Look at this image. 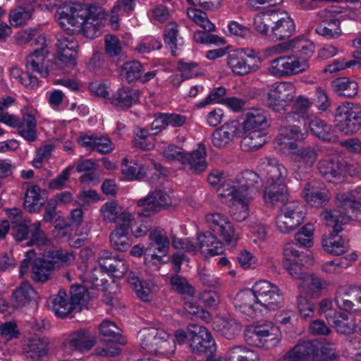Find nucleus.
I'll use <instances>...</instances> for the list:
<instances>
[{"instance_id": "obj_5", "label": "nucleus", "mask_w": 361, "mask_h": 361, "mask_svg": "<svg viewBox=\"0 0 361 361\" xmlns=\"http://www.w3.org/2000/svg\"><path fill=\"white\" fill-rule=\"evenodd\" d=\"M8 216L16 226L13 228V235L16 240L23 241L27 240L26 245H35L37 247L47 246L50 241L41 228V223L23 219L22 212L20 209L13 208L6 210Z\"/></svg>"}, {"instance_id": "obj_56", "label": "nucleus", "mask_w": 361, "mask_h": 361, "mask_svg": "<svg viewBox=\"0 0 361 361\" xmlns=\"http://www.w3.org/2000/svg\"><path fill=\"white\" fill-rule=\"evenodd\" d=\"M70 301L74 310H80L85 306L90 299L87 292V286L81 285H73L70 289Z\"/></svg>"}, {"instance_id": "obj_31", "label": "nucleus", "mask_w": 361, "mask_h": 361, "mask_svg": "<svg viewBox=\"0 0 361 361\" xmlns=\"http://www.w3.org/2000/svg\"><path fill=\"white\" fill-rule=\"evenodd\" d=\"M239 123L231 121L226 123L212 134V143L219 148H222L231 143L239 133Z\"/></svg>"}, {"instance_id": "obj_1", "label": "nucleus", "mask_w": 361, "mask_h": 361, "mask_svg": "<svg viewBox=\"0 0 361 361\" xmlns=\"http://www.w3.org/2000/svg\"><path fill=\"white\" fill-rule=\"evenodd\" d=\"M261 183L259 175L250 170L222 182L218 195L221 202L228 206L234 220L241 222L248 218L250 205L259 194Z\"/></svg>"}, {"instance_id": "obj_26", "label": "nucleus", "mask_w": 361, "mask_h": 361, "mask_svg": "<svg viewBox=\"0 0 361 361\" xmlns=\"http://www.w3.org/2000/svg\"><path fill=\"white\" fill-rule=\"evenodd\" d=\"M102 220L106 223H114L116 226L123 223H132L134 215L125 210L116 202H105L99 209Z\"/></svg>"}, {"instance_id": "obj_36", "label": "nucleus", "mask_w": 361, "mask_h": 361, "mask_svg": "<svg viewBox=\"0 0 361 361\" xmlns=\"http://www.w3.org/2000/svg\"><path fill=\"white\" fill-rule=\"evenodd\" d=\"M198 241L200 249L205 256H215L224 253L223 243L214 233L210 232L202 233L198 236Z\"/></svg>"}, {"instance_id": "obj_38", "label": "nucleus", "mask_w": 361, "mask_h": 361, "mask_svg": "<svg viewBox=\"0 0 361 361\" xmlns=\"http://www.w3.org/2000/svg\"><path fill=\"white\" fill-rule=\"evenodd\" d=\"M263 200L267 205L283 202L287 199V188L285 183H268L264 190Z\"/></svg>"}, {"instance_id": "obj_59", "label": "nucleus", "mask_w": 361, "mask_h": 361, "mask_svg": "<svg viewBox=\"0 0 361 361\" xmlns=\"http://www.w3.org/2000/svg\"><path fill=\"white\" fill-rule=\"evenodd\" d=\"M188 17L197 25L203 29L212 32L215 30V25L207 18L206 13L194 8L188 9Z\"/></svg>"}, {"instance_id": "obj_23", "label": "nucleus", "mask_w": 361, "mask_h": 361, "mask_svg": "<svg viewBox=\"0 0 361 361\" xmlns=\"http://www.w3.org/2000/svg\"><path fill=\"white\" fill-rule=\"evenodd\" d=\"M301 196L313 207H321L331 199V193L325 185L317 180L307 183L301 191Z\"/></svg>"}, {"instance_id": "obj_4", "label": "nucleus", "mask_w": 361, "mask_h": 361, "mask_svg": "<svg viewBox=\"0 0 361 361\" xmlns=\"http://www.w3.org/2000/svg\"><path fill=\"white\" fill-rule=\"evenodd\" d=\"M256 32L276 42L290 37L295 31L291 18L279 10H272L256 15L253 19Z\"/></svg>"}, {"instance_id": "obj_3", "label": "nucleus", "mask_w": 361, "mask_h": 361, "mask_svg": "<svg viewBox=\"0 0 361 361\" xmlns=\"http://www.w3.org/2000/svg\"><path fill=\"white\" fill-rule=\"evenodd\" d=\"M36 253L34 250H30L25 253L19 274L22 277L28 270L29 266L32 264V278L36 281L45 282L49 279L56 269L69 265L75 261V255L71 250H50L44 252L42 256L35 258Z\"/></svg>"}, {"instance_id": "obj_51", "label": "nucleus", "mask_w": 361, "mask_h": 361, "mask_svg": "<svg viewBox=\"0 0 361 361\" xmlns=\"http://www.w3.org/2000/svg\"><path fill=\"white\" fill-rule=\"evenodd\" d=\"M9 78L12 81L18 82L29 89H34L39 85L37 76L32 75L30 73H24L17 66H11L8 68Z\"/></svg>"}, {"instance_id": "obj_32", "label": "nucleus", "mask_w": 361, "mask_h": 361, "mask_svg": "<svg viewBox=\"0 0 361 361\" xmlns=\"http://www.w3.org/2000/svg\"><path fill=\"white\" fill-rule=\"evenodd\" d=\"M23 353L27 358L38 361L47 354L48 343L41 338H31L24 341Z\"/></svg>"}, {"instance_id": "obj_64", "label": "nucleus", "mask_w": 361, "mask_h": 361, "mask_svg": "<svg viewBox=\"0 0 361 361\" xmlns=\"http://www.w3.org/2000/svg\"><path fill=\"white\" fill-rule=\"evenodd\" d=\"M137 214L145 217L151 216L159 211L150 194L137 201Z\"/></svg>"}, {"instance_id": "obj_63", "label": "nucleus", "mask_w": 361, "mask_h": 361, "mask_svg": "<svg viewBox=\"0 0 361 361\" xmlns=\"http://www.w3.org/2000/svg\"><path fill=\"white\" fill-rule=\"evenodd\" d=\"M109 262L104 264L106 273L116 278H121L128 273L129 265L125 259L116 257L114 259H110Z\"/></svg>"}, {"instance_id": "obj_11", "label": "nucleus", "mask_w": 361, "mask_h": 361, "mask_svg": "<svg viewBox=\"0 0 361 361\" xmlns=\"http://www.w3.org/2000/svg\"><path fill=\"white\" fill-rule=\"evenodd\" d=\"M149 243L145 248V262L159 269L166 262L163 259L169 252L170 240L166 232L161 228L152 230L148 236Z\"/></svg>"}, {"instance_id": "obj_2", "label": "nucleus", "mask_w": 361, "mask_h": 361, "mask_svg": "<svg viewBox=\"0 0 361 361\" xmlns=\"http://www.w3.org/2000/svg\"><path fill=\"white\" fill-rule=\"evenodd\" d=\"M55 16L61 27L69 30L71 27L72 32L82 31L86 37L95 38L101 33L106 13L97 4L70 2L60 6Z\"/></svg>"}, {"instance_id": "obj_50", "label": "nucleus", "mask_w": 361, "mask_h": 361, "mask_svg": "<svg viewBox=\"0 0 361 361\" xmlns=\"http://www.w3.org/2000/svg\"><path fill=\"white\" fill-rule=\"evenodd\" d=\"M214 329L227 339L234 338L241 331L240 325L233 319H218L214 323Z\"/></svg>"}, {"instance_id": "obj_14", "label": "nucleus", "mask_w": 361, "mask_h": 361, "mask_svg": "<svg viewBox=\"0 0 361 361\" xmlns=\"http://www.w3.org/2000/svg\"><path fill=\"white\" fill-rule=\"evenodd\" d=\"M309 67V63L305 59H300L297 55H290L271 60L267 71L272 76L286 78L305 72Z\"/></svg>"}, {"instance_id": "obj_25", "label": "nucleus", "mask_w": 361, "mask_h": 361, "mask_svg": "<svg viewBox=\"0 0 361 361\" xmlns=\"http://www.w3.org/2000/svg\"><path fill=\"white\" fill-rule=\"evenodd\" d=\"M22 118L16 128L19 135L26 141L32 142L37 140V110L32 106L25 105L21 109Z\"/></svg>"}, {"instance_id": "obj_19", "label": "nucleus", "mask_w": 361, "mask_h": 361, "mask_svg": "<svg viewBox=\"0 0 361 361\" xmlns=\"http://www.w3.org/2000/svg\"><path fill=\"white\" fill-rule=\"evenodd\" d=\"M190 348L197 354H212L216 349V344L209 331L199 325L190 324L188 326Z\"/></svg>"}, {"instance_id": "obj_48", "label": "nucleus", "mask_w": 361, "mask_h": 361, "mask_svg": "<svg viewBox=\"0 0 361 361\" xmlns=\"http://www.w3.org/2000/svg\"><path fill=\"white\" fill-rule=\"evenodd\" d=\"M178 30L176 23H169L164 30V42L169 47L173 56H178L183 45V38H178Z\"/></svg>"}, {"instance_id": "obj_24", "label": "nucleus", "mask_w": 361, "mask_h": 361, "mask_svg": "<svg viewBox=\"0 0 361 361\" xmlns=\"http://www.w3.org/2000/svg\"><path fill=\"white\" fill-rule=\"evenodd\" d=\"M96 339L86 329H78L68 333L63 339V345L66 350L82 351L90 350L95 343Z\"/></svg>"}, {"instance_id": "obj_40", "label": "nucleus", "mask_w": 361, "mask_h": 361, "mask_svg": "<svg viewBox=\"0 0 361 361\" xmlns=\"http://www.w3.org/2000/svg\"><path fill=\"white\" fill-rule=\"evenodd\" d=\"M267 113L259 109H250L245 116L243 122L245 132L256 130H263L267 126Z\"/></svg>"}, {"instance_id": "obj_37", "label": "nucleus", "mask_w": 361, "mask_h": 361, "mask_svg": "<svg viewBox=\"0 0 361 361\" xmlns=\"http://www.w3.org/2000/svg\"><path fill=\"white\" fill-rule=\"evenodd\" d=\"M291 159L298 164V167L308 169L312 167L316 161L317 154L312 147H304L297 149L286 151Z\"/></svg>"}, {"instance_id": "obj_22", "label": "nucleus", "mask_w": 361, "mask_h": 361, "mask_svg": "<svg viewBox=\"0 0 361 361\" xmlns=\"http://www.w3.org/2000/svg\"><path fill=\"white\" fill-rule=\"evenodd\" d=\"M159 165L147 157L137 161L124 158L121 164V172L127 180H134L145 178L152 169H158Z\"/></svg>"}, {"instance_id": "obj_52", "label": "nucleus", "mask_w": 361, "mask_h": 361, "mask_svg": "<svg viewBox=\"0 0 361 361\" xmlns=\"http://www.w3.org/2000/svg\"><path fill=\"white\" fill-rule=\"evenodd\" d=\"M36 292L27 282H23L13 293V302L16 307H22L34 300Z\"/></svg>"}, {"instance_id": "obj_6", "label": "nucleus", "mask_w": 361, "mask_h": 361, "mask_svg": "<svg viewBox=\"0 0 361 361\" xmlns=\"http://www.w3.org/2000/svg\"><path fill=\"white\" fill-rule=\"evenodd\" d=\"M137 338L142 348L149 353L166 356L175 352V341L164 329L144 328L139 331Z\"/></svg>"}, {"instance_id": "obj_17", "label": "nucleus", "mask_w": 361, "mask_h": 361, "mask_svg": "<svg viewBox=\"0 0 361 361\" xmlns=\"http://www.w3.org/2000/svg\"><path fill=\"white\" fill-rule=\"evenodd\" d=\"M295 86L291 82H281L273 84L267 94V104L275 111H281L293 101Z\"/></svg>"}, {"instance_id": "obj_57", "label": "nucleus", "mask_w": 361, "mask_h": 361, "mask_svg": "<svg viewBox=\"0 0 361 361\" xmlns=\"http://www.w3.org/2000/svg\"><path fill=\"white\" fill-rule=\"evenodd\" d=\"M289 46L300 55L299 58L305 59L309 63V59L312 57L314 51V46L311 41L303 37H298L291 40Z\"/></svg>"}, {"instance_id": "obj_20", "label": "nucleus", "mask_w": 361, "mask_h": 361, "mask_svg": "<svg viewBox=\"0 0 361 361\" xmlns=\"http://www.w3.org/2000/svg\"><path fill=\"white\" fill-rule=\"evenodd\" d=\"M342 13V10L336 6H331L318 13L319 18L324 22L316 28L319 35L326 38H337L342 34L340 27V20L336 18L338 14Z\"/></svg>"}, {"instance_id": "obj_58", "label": "nucleus", "mask_w": 361, "mask_h": 361, "mask_svg": "<svg viewBox=\"0 0 361 361\" xmlns=\"http://www.w3.org/2000/svg\"><path fill=\"white\" fill-rule=\"evenodd\" d=\"M142 71V66L139 61H128L121 67L120 75L123 79L131 82L139 80Z\"/></svg>"}, {"instance_id": "obj_45", "label": "nucleus", "mask_w": 361, "mask_h": 361, "mask_svg": "<svg viewBox=\"0 0 361 361\" xmlns=\"http://www.w3.org/2000/svg\"><path fill=\"white\" fill-rule=\"evenodd\" d=\"M312 103L308 98L304 96H299L294 102L295 111L288 113L286 115V121L287 123L292 121H298V123L305 122L308 117L307 115V110L311 106Z\"/></svg>"}, {"instance_id": "obj_13", "label": "nucleus", "mask_w": 361, "mask_h": 361, "mask_svg": "<svg viewBox=\"0 0 361 361\" xmlns=\"http://www.w3.org/2000/svg\"><path fill=\"white\" fill-rule=\"evenodd\" d=\"M336 127L344 135H352L361 130V110L350 102L338 106L335 114Z\"/></svg>"}, {"instance_id": "obj_49", "label": "nucleus", "mask_w": 361, "mask_h": 361, "mask_svg": "<svg viewBox=\"0 0 361 361\" xmlns=\"http://www.w3.org/2000/svg\"><path fill=\"white\" fill-rule=\"evenodd\" d=\"M352 295V286L338 287L334 297V302L337 307L345 312H353L354 302Z\"/></svg>"}, {"instance_id": "obj_16", "label": "nucleus", "mask_w": 361, "mask_h": 361, "mask_svg": "<svg viewBox=\"0 0 361 361\" xmlns=\"http://www.w3.org/2000/svg\"><path fill=\"white\" fill-rule=\"evenodd\" d=\"M336 199L338 207L348 212L346 214H338L342 224H348L353 219H361V186L346 192H340Z\"/></svg>"}, {"instance_id": "obj_15", "label": "nucleus", "mask_w": 361, "mask_h": 361, "mask_svg": "<svg viewBox=\"0 0 361 361\" xmlns=\"http://www.w3.org/2000/svg\"><path fill=\"white\" fill-rule=\"evenodd\" d=\"M36 47L26 59V68L30 73L46 78L49 73V49L45 37L39 36L35 40Z\"/></svg>"}, {"instance_id": "obj_33", "label": "nucleus", "mask_w": 361, "mask_h": 361, "mask_svg": "<svg viewBox=\"0 0 361 361\" xmlns=\"http://www.w3.org/2000/svg\"><path fill=\"white\" fill-rule=\"evenodd\" d=\"M308 125L313 135L318 138L334 142L338 140V136L333 130L331 126L326 124L324 121L317 117H307Z\"/></svg>"}, {"instance_id": "obj_27", "label": "nucleus", "mask_w": 361, "mask_h": 361, "mask_svg": "<svg viewBox=\"0 0 361 361\" xmlns=\"http://www.w3.org/2000/svg\"><path fill=\"white\" fill-rule=\"evenodd\" d=\"M318 169L322 177L331 183L341 182L344 176V169L336 157H326L318 163Z\"/></svg>"}, {"instance_id": "obj_18", "label": "nucleus", "mask_w": 361, "mask_h": 361, "mask_svg": "<svg viewBox=\"0 0 361 361\" xmlns=\"http://www.w3.org/2000/svg\"><path fill=\"white\" fill-rule=\"evenodd\" d=\"M283 124L279 129V135L275 141L276 146L279 150L286 152L289 149H297L295 141H302L305 139L307 131L295 124L296 121L287 123L286 116L282 121Z\"/></svg>"}, {"instance_id": "obj_34", "label": "nucleus", "mask_w": 361, "mask_h": 361, "mask_svg": "<svg viewBox=\"0 0 361 361\" xmlns=\"http://www.w3.org/2000/svg\"><path fill=\"white\" fill-rule=\"evenodd\" d=\"M206 155L204 147L199 145L197 148L192 152H185L181 163L188 165L192 172L200 173L204 171L207 166Z\"/></svg>"}, {"instance_id": "obj_39", "label": "nucleus", "mask_w": 361, "mask_h": 361, "mask_svg": "<svg viewBox=\"0 0 361 361\" xmlns=\"http://www.w3.org/2000/svg\"><path fill=\"white\" fill-rule=\"evenodd\" d=\"M139 100V92L133 88L123 87L113 94L111 102L121 109H126L137 104Z\"/></svg>"}, {"instance_id": "obj_10", "label": "nucleus", "mask_w": 361, "mask_h": 361, "mask_svg": "<svg viewBox=\"0 0 361 361\" xmlns=\"http://www.w3.org/2000/svg\"><path fill=\"white\" fill-rule=\"evenodd\" d=\"M257 297V306L261 312L274 311L283 305V293L278 286L267 280H260L252 286Z\"/></svg>"}, {"instance_id": "obj_55", "label": "nucleus", "mask_w": 361, "mask_h": 361, "mask_svg": "<svg viewBox=\"0 0 361 361\" xmlns=\"http://www.w3.org/2000/svg\"><path fill=\"white\" fill-rule=\"evenodd\" d=\"M357 259V255L351 253L345 257L334 259L324 263L322 269L327 274H338L344 269L350 266L351 263Z\"/></svg>"}, {"instance_id": "obj_41", "label": "nucleus", "mask_w": 361, "mask_h": 361, "mask_svg": "<svg viewBox=\"0 0 361 361\" xmlns=\"http://www.w3.org/2000/svg\"><path fill=\"white\" fill-rule=\"evenodd\" d=\"M131 223H123L116 226V228L110 234V243L111 246L118 251H126L130 243L128 237V231Z\"/></svg>"}, {"instance_id": "obj_60", "label": "nucleus", "mask_w": 361, "mask_h": 361, "mask_svg": "<svg viewBox=\"0 0 361 361\" xmlns=\"http://www.w3.org/2000/svg\"><path fill=\"white\" fill-rule=\"evenodd\" d=\"M170 284L173 290L181 295L192 297L195 295V288L189 284L187 279L180 275H175L171 277Z\"/></svg>"}, {"instance_id": "obj_9", "label": "nucleus", "mask_w": 361, "mask_h": 361, "mask_svg": "<svg viewBox=\"0 0 361 361\" xmlns=\"http://www.w3.org/2000/svg\"><path fill=\"white\" fill-rule=\"evenodd\" d=\"M259 59V52L254 49L238 48L228 52L226 56V65L235 75L245 76L259 70L258 65L251 63Z\"/></svg>"}, {"instance_id": "obj_44", "label": "nucleus", "mask_w": 361, "mask_h": 361, "mask_svg": "<svg viewBox=\"0 0 361 361\" xmlns=\"http://www.w3.org/2000/svg\"><path fill=\"white\" fill-rule=\"evenodd\" d=\"M246 133L247 134L240 142V147L244 152L256 150L267 142V134L263 130H256Z\"/></svg>"}, {"instance_id": "obj_47", "label": "nucleus", "mask_w": 361, "mask_h": 361, "mask_svg": "<svg viewBox=\"0 0 361 361\" xmlns=\"http://www.w3.org/2000/svg\"><path fill=\"white\" fill-rule=\"evenodd\" d=\"M128 282L135 290L137 296L143 302H149L152 299L155 286L149 283H142L137 276L130 273Z\"/></svg>"}, {"instance_id": "obj_7", "label": "nucleus", "mask_w": 361, "mask_h": 361, "mask_svg": "<svg viewBox=\"0 0 361 361\" xmlns=\"http://www.w3.org/2000/svg\"><path fill=\"white\" fill-rule=\"evenodd\" d=\"M280 328L272 322L264 321L254 324L245 334L247 344L270 350L276 348L281 341Z\"/></svg>"}, {"instance_id": "obj_29", "label": "nucleus", "mask_w": 361, "mask_h": 361, "mask_svg": "<svg viewBox=\"0 0 361 361\" xmlns=\"http://www.w3.org/2000/svg\"><path fill=\"white\" fill-rule=\"evenodd\" d=\"M259 169L266 175L267 182L286 183L288 171L283 165L279 164L276 159L271 158L262 159L259 164Z\"/></svg>"}, {"instance_id": "obj_43", "label": "nucleus", "mask_w": 361, "mask_h": 361, "mask_svg": "<svg viewBox=\"0 0 361 361\" xmlns=\"http://www.w3.org/2000/svg\"><path fill=\"white\" fill-rule=\"evenodd\" d=\"M224 361H262V359L256 351L243 345H235L227 350Z\"/></svg>"}, {"instance_id": "obj_8", "label": "nucleus", "mask_w": 361, "mask_h": 361, "mask_svg": "<svg viewBox=\"0 0 361 361\" xmlns=\"http://www.w3.org/2000/svg\"><path fill=\"white\" fill-rule=\"evenodd\" d=\"M321 219L327 226H331L334 228L332 233L322 238V246L327 252L340 255L349 250V245L338 233L343 230L341 219L338 216V212H332L331 211L325 210L321 213Z\"/></svg>"}, {"instance_id": "obj_61", "label": "nucleus", "mask_w": 361, "mask_h": 361, "mask_svg": "<svg viewBox=\"0 0 361 361\" xmlns=\"http://www.w3.org/2000/svg\"><path fill=\"white\" fill-rule=\"evenodd\" d=\"M70 45V49H68L63 53V56L61 54H57L59 65L68 69H72L76 65L78 48V42H71Z\"/></svg>"}, {"instance_id": "obj_30", "label": "nucleus", "mask_w": 361, "mask_h": 361, "mask_svg": "<svg viewBox=\"0 0 361 361\" xmlns=\"http://www.w3.org/2000/svg\"><path fill=\"white\" fill-rule=\"evenodd\" d=\"M233 303L236 309L248 316L262 312L260 307L257 306V297L252 287L238 292L234 298Z\"/></svg>"}, {"instance_id": "obj_42", "label": "nucleus", "mask_w": 361, "mask_h": 361, "mask_svg": "<svg viewBox=\"0 0 361 361\" xmlns=\"http://www.w3.org/2000/svg\"><path fill=\"white\" fill-rule=\"evenodd\" d=\"M43 191L39 186L32 185L29 186L25 192L24 207L30 212L39 211L44 203Z\"/></svg>"}, {"instance_id": "obj_46", "label": "nucleus", "mask_w": 361, "mask_h": 361, "mask_svg": "<svg viewBox=\"0 0 361 361\" xmlns=\"http://www.w3.org/2000/svg\"><path fill=\"white\" fill-rule=\"evenodd\" d=\"M329 324L339 334L348 335L356 331L355 318L344 312H338Z\"/></svg>"}, {"instance_id": "obj_35", "label": "nucleus", "mask_w": 361, "mask_h": 361, "mask_svg": "<svg viewBox=\"0 0 361 361\" xmlns=\"http://www.w3.org/2000/svg\"><path fill=\"white\" fill-rule=\"evenodd\" d=\"M326 286L325 281L314 274H308L304 276L299 284L300 291L312 298H319L322 290Z\"/></svg>"}, {"instance_id": "obj_53", "label": "nucleus", "mask_w": 361, "mask_h": 361, "mask_svg": "<svg viewBox=\"0 0 361 361\" xmlns=\"http://www.w3.org/2000/svg\"><path fill=\"white\" fill-rule=\"evenodd\" d=\"M66 293L63 290H60L57 295L50 298L51 308L59 317H64L74 310L71 301L66 299Z\"/></svg>"}, {"instance_id": "obj_54", "label": "nucleus", "mask_w": 361, "mask_h": 361, "mask_svg": "<svg viewBox=\"0 0 361 361\" xmlns=\"http://www.w3.org/2000/svg\"><path fill=\"white\" fill-rule=\"evenodd\" d=\"M332 87L338 94L353 97L357 93V83L348 78H339L332 82Z\"/></svg>"}, {"instance_id": "obj_21", "label": "nucleus", "mask_w": 361, "mask_h": 361, "mask_svg": "<svg viewBox=\"0 0 361 361\" xmlns=\"http://www.w3.org/2000/svg\"><path fill=\"white\" fill-rule=\"evenodd\" d=\"M205 222L214 234L219 235L226 243L238 240L235 228L226 216L218 212L209 213L205 216Z\"/></svg>"}, {"instance_id": "obj_12", "label": "nucleus", "mask_w": 361, "mask_h": 361, "mask_svg": "<svg viewBox=\"0 0 361 361\" xmlns=\"http://www.w3.org/2000/svg\"><path fill=\"white\" fill-rule=\"evenodd\" d=\"M305 216V207L302 202H288L281 206L276 215V228L282 233H289L304 221Z\"/></svg>"}, {"instance_id": "obj_62", "label": "nucleus", "mask_w": 361, "mask_h": 361, "mask_svg": "<svg viewBox=\"0 0 361 361\" xmlns=\"http://www.w3.org/2000/svg\"><path fill=\"white\" fill-rule=\"evenodd\" d=\"M177 68L184 79H190L202 74L199 63L194 61H178Z\"/></svg>"}, {"instance_id": "obj_28", "label": "nucleus", "mask_w": 361, "mask_h": 361, "mask_svg": "<svg viewBox=\"0 0 361 361\" xmlns=\"http://www.w3.org/2000/svg\"><path fill=\"white\" fill-rule=\"evenodd\" d=\"M317 352V341H305L288 350L285 358L290 361H316Z\"/></svg>"}]
</instances>
